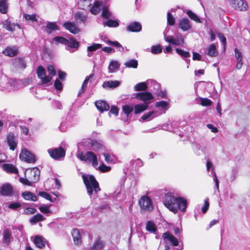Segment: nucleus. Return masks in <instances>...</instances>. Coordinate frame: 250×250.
<instances>
[{
  "label": "nucleus",
  "mask_w": 250,
  "mask_h": 250,
  "mask_svg": "<svg viewBox=\"0 0 250 250\" xmlns=\"http://www.w3.org/2000/svg\"><path fill=\"white\" fill-rule=\"evenodd\" d=\"M83 183L86 187L87 194L91 198L93 193L97 194L101 190L98 182L93 175H82Z\"/></svg>",
  "instance_id": "1"
},
{
  "label": "nucleus",
  "mask_w": 250,
  "mask_h": 250,
  "mask_svg": "<svg viewBox=\"0 0 250 250\" xmlns=\"http://www.w3.org/2000/svg\"><path fill=\"white\" fill-rule=\"evenodd\" d=\"M78 158L82 162L91 163L92 166L94 167L98 165L97 156L92 151L81 152L78 156Z\"/></svg>",
  "instance_id": "2"
},
{
  "label": "nucleus",
  "mask_w": 250,
  "mask_h": 250,
  "mask_svg": "<svg viewBox=\"0 0 250 250\" xmlns=\"http://www.w3.org/2000/svg\"><path fill=\"white\" fill-rule=\"evenodd\" d=\"M177 201V197H175L170 194H166L165 199L164 202L165 206L173 213L177 212V208L176 204Z\"/></svg>",
  "instance_id": "3"
},
{
  "label": "nucleus",
  "mask_w": 250,
  "mask_h": 250,
  "mask_svg": "<svg viewBox=\"0 0 250 250\" xmlns=\"http://www.w3.org/2000/svg\"><path fill=\"white\" fill-rule=\"evenodd\" d=\"M25 177L29 179L32 183L37 182L40 176V170L37 167H35L32 168H28L25 171Z\"/></svg>",
  "instance_id": "4"
},
{
  "label": "nucleus",
  "mask_w": 250,
  "mask_h": 250,
  "mask_svg": "<svg viewBox=\"0 0 250 250\" xmlns=\"http://www.w3.org/2000/svg\"><path fill=\"white\" fill-rule=\"evenodd\" d=\"M48 152L50 157L54 160H59L65 155V150L62 146L49 149Z\"/></svg>",
  "instance_id": "5"
},
{
  "label": "nucleus",
  "mask_w": 250,
  "mask_h": 250,
  "mask_svg": "<svg viewBox=\"0 0 250 250\" xmlns=\"http://www.w3.org/2000/svg\"><path fill=\"white\" fill-rule=\"evenodd\" d=\"M20 158L27 163H35L36 161V156L26 149H22L20 154Z\"/></svg>",
  "instance_id": "6"
},
{
  "label": "nucleus",
  "mask_w": 250,
  "mask_h": 250,
  "mask_svg": "<svg viewBox=\"0 0 250 250\" xmlns=\"http://www.w3.org/2000/svg\"><path fill=\"white\" fill-rule=\"evenodd\" d=\"M37 74L38 78L41 80L42 84H47L52 79L51 76L46 75L45 69L42 65H40L38 67Z\"/></svg>",
  "instance_id": "7"
},
{
  "label": "nucleus",
  "mask_w": 250,
  "mask_h": 250,
  "mask_svg": "<svg viewBox=\"0 0 250 250\" xmlns=\"http://www.w3.org/2000/svg\"><path fill=\"white\" fill-rule=\"evenodd\" d=\"M135 98L138 100L144 102V104L148 103V105L151 103L150 100L154 98L152 93L146 91L137 93L135 94Z\"/></svg>",
  "instance_id": "8"
},
{
  "label": "nucleus",
  "mask_w": 250,
  "mask_h": 250,
  "mask_svg": "<svg viewBox=\"0 0 250 250\" xmlns=\"http://www.w3.org/2000/svg\"><path fill=\"white\" fill-rule=\"evenodd\" d=\"M230 5L236 10L245 11L248 8V5L243 0H230Z\"/></svg>",
  "instance_id": "9"
},
{
  "label": "nucleus",
  "mask_w": 250,
  "mask_h": 250,
  "mask_svg": "<svg viewBox=\"0 0 250 250\" xmlns=\"http://www.w3.org/2000/svg\"><path fill=\"white\" fill-rule=\"evenodd\" d=\"M139 203L141 207L145 209L150 210L153 208L152 201L148 196L142 197L139 200Z\"/></svg>",
  "instance_id": "10"
},
{
  "label": "nucleus",
  "mask_w": 250,
  "mask_h": 250,
  "mask_svg": "<svg viewBox=\"0 0 250 250\" xmlns=\"http://www.w3.org/2000/svg\"><path fill=\"white\" fill-rule=\"evenodd\" d=\"M165 40L166 42L175 45H179L181 44H183L185 42V39L184 37L179 34V38L177 37V38H175L173 36H167L165 37Z\"/></svg>",
  "instance_id": "11"
},
{
  "label": "nucleus",
  "mask_w": 250,
  "mask_h": 250,
  "mask_svg": "<svg viewBox=\"0 0 250 250\" xmlns=\"http://www.w3.org/2000/svg\"><path fill=\"white\" fill-rule=\"evenodd\" d=\"M7 143L9 146L10 149L14 150L17 146L18 141L16 137L13 133H9L6 137Z\"/></svg>",
  "instance_id": "12"
},
{
  "label": "nucleus",
  "mask_w": 250,
  "mask_h": 250,
  "mask_svg": "<svg viewBox=\"0 0 250 250\" xmlns=\"http://www.w3.org/2000/svg\"><path fill=\"white\" fill-rule=\"evenodd\" d=\"M62 26L66 30L73 34H78L80 32V29L73 22H65L63 24Z\"/></svg>",
  "instance_id": "13"
},
{
  "label": "nucleus",
  "mask_w": 250,
  "mask_h": 250,
  "mask_svg": "<svg viewBox=\"0 0 250 250\" xmlns=\"http://www.w3.org/2000/svg\"><path fill=\"white\" fill-rule=\"evenodd\" d=\"M13 192V187L8 183L3 184L0 188V194L2 196H11L12 195Z\"/></svg>",
  "instance_id": "14"
},
{
  "label": "nucleus",
  "mask_w": 250,
  "mask_h": 250,
  "mask_svg": "<svg viewBox=\"0 0 250 250\" xmlns=\"http://www.w3.org/2000/svg\"><path fill=\"white\" fill-rule=\"evenodd\" d=\"M178 26L182 31H187L191 28V24L188 18H184L179 20Z\"/></svg>",
  "instance_id": "15"
},
{
  "label": "nucleus",
  "mask_w": 250,
  "mask_h": 250,
  "mask_svg": "<svg viewBox=\"0 0 250 250\" xmlns=\"http://www.w3.org/2000/svg\"><path fill=\"white\" fill-rule=\"evenodd\" d=\"M95 105L96 108L101 112L108 111L110 106L108 104L103 100H98L95 102Z\"/></svg>",
  "instance_id": "16"
},
{
  "label": "nucleus",
  "mask_w": 250,
  "mask_h": 250,
  "mask_svg": "<svg viewBox=\"0 0 250 250\" xmlns=\"http://www.w3.org/2000/svg\"><path fill=\"white\" fill-rule=\"evenodd\" d=\"M162 237L164 239L169 241L173 246H177L179 245V241L177 238L169 231L164 233Z\"/></svg>",
  "instance_id": "17"
},
{
  "label": "nucleus",
  "mask_w": 250,
  "mask_h": 250,
  "mask_svg": "<svg viewBox=\"0 0 250 250\" xmlns=\"http://www.w3.org/2000/svg\"><path fill=\"white\" fill-rule=\"evenodd\" d=\"M177 208H178L182 212H184L186 211V209L187 207L188 202L186 199L179 197H177V201L176 204Z\"/></svg>",
  "instance_id": "18"
},
{
  "label": "nucleus",
  "mask_w": 250,
  "mask_h": 250,
  "mask_svg": "<svg viewBox=\"0 0 250 250\" xmlns=\"http://www.w3.org/2000/svg\"><path fill=\"white\" fill-rule=\"evenodd\" d=\"M33 242L36 246L40 249L43 248L46 243L45 239L40 235H36L34 237Z\"/></svg>",
  "instance_id": "19"
},
{
  "label": "nucleus",
  "mask_w": 250,
  "mask_h": 250,
  "mask_svg": "<svg viewBox=\"0 0 250 250\" xmlns=\"http://www.w3.org/2000/svg\"><path fill=\"white\" fill-rule=\"evenodd\" d=\"M127 30L131 32H138L142 30L141 24L137 21L130 23L126 28Z\"/></svg>",
  "instance_id": "20"
},
{
  "label": "nucleus",
  "mask_w": 250,
  "mask_h": 250,
  "mask_svg": "<svg viewBox=\"0 0 250 250\" xmlns=\"http://www.w3.org/2000/svg\"><path fill=\"white\" fill-rule=\"evenodd\" d=\"M104 245V242L100 237H98L93 245L89 248V250H102Z\"/></svg>",
  "instance_id": "21"
},
{
  "label": "nucleus",
  "mask_w": 250,
  "mask_h": 250,
  "mask_svg": "<svg viewBox=\"0 0 250 250\" xmlns=\"http://www.w3.org/2000/svg\"><path fill=\"white\" fill-rule=\"evenodd\" d=\"M2 168L4 171L9 173L18 174V169L13 165L11 164H4Z\"/></svg>",
  "instance_id": "22"
},
{
  "label": "nucleus",
  "mask_w": 250,
  "mask_h": 250,
  "mask_svg": "<svg viewBox=\"0 0 250 250\" xmlns=\"http://www.w3.org/2000/svg\"><path fill=\"white\" fill-rule=\"evenodd\" d=\"M74 244L77 245H80L82 243L81 234L79 230L77 229H74L71 232Z\"/></svg>",
  "instance_id": "23"
},
{
  "label": "nucleus",
  "mask_w": 250,
  "mask_h": 250,
  "mask_svg": "<svg viewBox=\"0 0 250 250\" xmlns=\"http://www.w3.org/2000/svg\"><path fill=\"white\" fill-rule=\"evenodd\" d=\"M3 53L6 56L13 57L18 54V49L16 47H7L3 50Z\"/></svg>",
  "instance_id": "24"
},
{
  "label": "nucleus",
  "mask_w": 250,
  "mask_h": 250,
  "mask_svg": "<svg viewBox=\"0 0 250 250\" xmlns=\"http://www.w3.org/2000/svg\"><path fill=\"white\" fill-rule=\"evenodd\" d=\"M94 74L91 73L89 76H86L85 77V78L82 84L81 89L79 92V95L84 92L86 90L88 82L89 81H90V82H92L93 81V79L94 78Z\"/></svg>",
  "instance_id": "25"
},
{
  "label": "nucleus",
  "mask_w": 250,
  "mask_h": 250,
  "mask_svg": "<svg viewBox=\"0 0 250 250\" xmlns=\"http://www.w3.org/2000/svg\"><path fill=\"white\" fill-rule=\"evenodd\" d=\"M234 52L235 57L237 61L236 68L238 69H240L241 68L243 64L242 53L236 47L234 48Z\"/></svg>",
  "instance_id": "26"
},
{
  "label": "nucleus",
  "mask_w": 250,
  "mask_h": 250,
  "mask_svg": "<svg viewBox=\"0 0 250 250\" xmlns=\"http://www.w3.org/2000/svg\"><path fill=\"white\" fill-rule=\"evenodd\" d=\"M148 107V103L146 104H140L135 105L134 106V113L138 114L146 111Z\"/></svg>",
  "instance_id": "27"
},
{
  "label": "nucleus",
  "mask_w": 250,
  "mask_h": 250,
  "mask_svg": "<svg viewBox=\"0 0 250 250\" xmlns=\"http://www.w3.org/2000/svg\"><path fill=\"white\" fill-rule=\"evenodd\" d=\"M22 197L26 200H30L32 201H36L37 200V197L36 195L29 191H26L22 193Z\"/></svg>",
  "instance_id": "28"
},
{
  "label": "nucleus",
  "mask_w": 250,
  "mask_h": 250,
  "mask_svg": "<svg viewBox=\"0 0 250 250\" xmlns=\"http://www.w3.org/2000/svg\"><path fill=\"white\" fill-rule=\"evenodd\" d=\"M120 84V82L118 81H109L107 82H104L103 83V87L104 88H114L118 87Z\"/></svg>",
  "instance_id": "29"
},
{
  "label": "nucleus",
  "mask_w": 250,
  "mask_h": 250,
  "mask_svg": "<svg viewBox=\"0 0 250 250\" xmlns=\"http://www.w3.org/2000/svg\"><path fill=\"white\" fill-rule=\"evenodd\" d=\"M74 19L78 22H84L86 21L87 17L83 13L78 11L74 14Z\"/></svg>",
  "instance_id": "30"
},
{
  "label": "nucleus",
  "mask_w": 250,
  "mask_h": 250,
  "mask_svg": "<svg viewBox=\"0 0 250 250\" xmlns=\"http://www.w3.org/2000/svg\"><path fill=\"white\" fill-rule=\"evenodd\" d=\"M12 238L11 232L9 229H5L3 232V242L4 243L9 244Z\"/></svg>",
  "instance_id": "31"
},
{
  "label": "nucleus",
  "mask_w": 250,
  "mask_h": 250,
  "mask_svg": "<svg viewBox=\"0 0 250 250\" xmlns=\"http://www.w3.org/2000/svg\"><path fill=\"white\" fill-rule=\"evenodd\" d=\"M65 45L69 48L77 49L80 46V43L74 38H71L68 40V42L65 44Z\"/></svg>",
  "instance_id": "32"
},
{
  "label": "nucleus",
  "mask_w": 250,
  "mask_h": 250,
  "mask_svg": "<svg viewBox=\"0 0 250 250\" xmlns=\"http://www.w3.org/2000/svg\"><path fill=\"white\" fill-rule=\"evenodd\" d=\"M44 220H45V218L40 213H37L32 216L30 219L29 221L30 223L35 224L39 222L43 221Z\"/></svg>",
  "instance_id": "33"
},
{
  "label": "nucleus",
  "mask_w": 250,
  "mask_h": 250,
  "mask_svg": "<svg viewBox=\"0 0 250 250\" xmlns=\"http://www.w3.org/2000/svg\"><path fill=\"white\" fill-rule=\"evenodd\" d=\"M101 5V2L100 1H96L90 9L91 13L94 15L98 14L100 12V8Z\"/></svg>",
  "instance_id": "34"
},
{
  "label": "nucleus",
  "mask_w": 250,
  "mask_h": 250,
  "mask_svg": "<svg viewBox=\"0 0 250 250\" xmlns=\"http://www.w3.org/2000/svg\"><path fill=\"white\" fill-rule=\"evenodd\" d=\"M186 13L191 20H193L197 23L202 22L198 16L194 13H193L192 11L190 10H188L186 11Z\"/></svg>",
  "instance_id": "35"
},
{
  "label": "nucleus",
  "mask_w": 250,
  "mask_h": 250,
  "mask_svg": "<svg viewBox=\"0 0 250 250\" xmlns=\"http://www.w3.org/2000/svg\"><path fill=\"white\" fill-rule=\"evenodd\" d=\"M207 54L212 57L217 56V52L216 51V48L214 44H211L208 46Z\"/></svg>",
  "instance_id": "36"
},
{
  "label": "nucleus",
  "mask_w": 250,
  "mask_h": 250,
  "mask_svg": "<svg viewBox=\"0 0 250 250\" xmlns=\"http://www.w3.org/2000/svg\"><path fill=\"white\" fill-rule=\"evenodd\" d=\"M148 86L145 82L138 83L134 86V90L136 91H143L144 92L146 90Z\"/></svg>",
  "instance_id": "37"
},
{
  "label": "nucleus",
  "mask_w": 250,
  "mask_h": 250,
  "mask_svg": "<svg viewBox=\"0 0 250 250\" xmlns=\"http://www.w3.org/2000/svg\"><path fill=\"white\" fill-rule=\"evenodd\" d=\"M8 3L7 0H0V12L2 14H6L8 11Z\"/></svg>",
  "instance_id": "38"
},
{
  "label": "nucleus",
  "mask_w": 250,
  "mask_h": 250,
  "mask_svg": "<svg viewBox=\"0 0 250 250\" xmlns=\"http://www.w3.org/2000/svg\"><path fill=\"white\" fill-rule=\"evenodd\" d=\"M146 229L149 232H155L157 231V229L153 222L148 221L146 224Z\"/></svg>",
  "instance_id": "39"
},
{
  "label": "nucleus",
  "mask_w": 250,
  "mask_h": 250,
  "mask_svg": "<svg viewBox=\"0 0 250 250\" xmlns=\"http://www.w3.org/2000/svg\"><path fill=\"white\" fill-rule=\"evenodd\" d=\"M46 28L50 30L49 31H47L48 33H51L52 31L59 30V27L55 22H48Z\"/></svg>",
  "instance_id": "40"
},
{
  "label": "nucleus",
  "mask_w": 250,
  "mask_h": 250,
  "mask_svg": "<svg viewBox=\"0 0 250 250\" xmlns=\"http://www.w3.org/2000/svg\"><path fill=\"white\" fill-rule=\"evenodd\" d=\"M125 65L128 68H137L138 65V61L135 59H131L126 62Z\"/></svg>",
  "instance_id": "41"
},
{
  "label": "nucleus",
  "mask_w": 250,
  "mask_h": 250,
  "mask_svg": "<svg viewBox=\"0 0 250 250\" xmlns=\"http://www.w3.org/2000/svg\"><path fill=\"white\" fill-rule=\"evenodd\" d=\"M112 16L111 12L109 11L108 8L106 6L103 7L102 16L103 18L107 19L110 18Z\"/></svg>",
  "instance_id": "42"
},
{
  "label": "nucleus",
  "mask_w": 250,
  "mask_h": 250,
  "mask_svg": "<svg viewBox=\"0 0 250 250\" xmlns=\"http://www.w3.org/2000/svg\"><path fill=\"white\" fill-rule=\"evenodd\" d=\"M122 110L124 113L128 117L133 111V107L132 105L125 104L122 106Z\"/></svg>",
  "instance_id": "43"
},
{
  "label": "nucleus",
  "mask_w": 250,
  "mask_h": 250,
  "mask_svg": "<svg viewBox=\"0 0 250 250\" xmlns=\"http://www.w3.org/2000/svg\"><path fill=\"white\" fill-rule=\"evenodd\" d=\"M119 22L116 20H108L107 21L104 22V26L109 27H116L119 26Z\"/></svg>",
  "instance_id": "44"
},
{
  "label": "nucleus",
  "mask_w": 250,
  "mask_h": 250,
  "mask_svg": "<svg viewBox=\"0 0 250 250\" xmlns=\"http://www.w3.org/2000/svg\"><path fill=\"white\" fill-rule=\"evenodd\" d=\"M120 67V64L118 62L113 61L111 62L108 66L109 72L111 73L113 72L115 69H118Z\"/></svg>",
  "instance_id": "45"
},
{
  "label": "nucleus",
  "mask_w": 250,
  "mask_h": 250,
  "mask_svg": "<svg viewBox=\"0 0 250 250\" xmlns=\"http://www.w3.org/2000/svg\"><path fill=\"white\" fill-rule=\"evenodd\" d=\"M91 146L94 151H97L102 148L103 145L97 141H93L91 143Z\"/></svg>",
  "instance_id": "46"
},
{
  "label": "nucleus",
  "mask_w": 250,
  "mask_h": 250,
  "mask_svg": "<svg viewBox=\"0 0 250 250\" xmlns=\"http://www.w3.org/2000/svg\"><path fill=\"white\" fill-rule=\"evenodd\" d=\"M102 47V44L100 43H93L91 45L87 47V50L88 52H92L96 51Z\"/></svg>",
  "instance_id": "47"
},
{
  "label": "nucleus",
  "mask_w": 250,
  "mask_h": 250,
  "mask_svg": "<svg viewBox=\"0 0 250 250\" xmlns=\"http://www.w3.org/2000/svg\"><path fill=\"white\" fill-rule=\"evenodd\" d=\"M53 41L57 43L65 45L68 42V39L61 36H57L53 38Z\"/></svg>",
  "instance_id": "48"
},
{
  "label": "nucleus",
  "mask_w": 250,
  "mask_h": 250,
  "mask_svg": "<svg viewBox=\"0 0 250 250\" xmlns=\"http://www.w3.org/2000/svg\"><path fill=\"white\" fill-rule=\"evenodd\" d=\"M155 106L157 107H161L162 109L167 110L168 107V103L165 101H161L157 102L155 104Z\"/></svg>",
  "instance_id": "49"
},
{
  "label": "nucleus",
  "mask_w": 250,
  "mask_h": 250,
  "mask_svg": "<svg viewBox=\"0 0 250 250\" xmlns=\"http://www.w3.org/2000/svg\"><path fill=\"white\" fill-rule=\"evenodd\" d=\"M167 23L170 26L174 25L175 23V19L170 12L167 13Z\"/></svg>",
  "instance_id": "50"
},
{
  "label": "nucleus",
  "mask_w": 250,
  "mask_h": 250,
  "mask_svg": "<svg viewBox=\"0 0 250 250\" xmlns=\"http://www.w3.org/2000/svg\"><path fill=\"white\" fill-rule=\"evenodd\" d=\"M17 65L20 68L25 69L26 67V64L25 62L24 59L22 58H19L16 59Z\"/></svg>",
  "instance_id": "51"
},
{
  "label": "nucleus",
  "mask_w": 250,
  "mask_h": 250,
  "mask_svg": "<svg viewBox=\"0 0 250 250\" xmlns=\"http://www.w3.org/2000/svg\"><path fill=\"white\" fill-rule=\"evenodd\" d=\"M175 51L180 56L184 58H188L190 57V53L188 51H185L181 49L176 48Z\"/></svg>",
  "instance_id": "52"
},
{
  "label": "nucleus",
  "mask_w": 250,
  "mask_h": 250,
  "mask_svg": "<svg viewBox=\"0 0 250 250\" xmlns=\"http://www.w3.org/2000/svg\"><path fill=\"white\" fill-rule=\"evenodd\" d=\"M162 51V48L160 44L152 46L151 48V52L154 54L161 53Z\"/></svg>",
  "instance_id": "53"
},
{
  "label": "nucleus",
  "mask_w": 250,
  "mask_h": 250,
  "mask_svg": "<svg viewBox=\"0 0 250 250\" xmlns=\"http://www.w3.org/2000/svg\"><path fill=\"white\" fill-rule=\"evenodd\" d=\"M23 17L27 21H31L32 22L37 21L38 20L36 17V14H23Z\"/></svg>",
  "instance_id": "54"
},
{
  "label": "nucleus",
  "mask_w": 250,
  "mask_h": 250,
  "mask_svg": "<svg viewBox=\"0 0 250 250\" xmlns=\"http://www.w3.org/2000/svg\"><path fill=\"white\" fill-rule=\"evenodd\" d=\"M21 205L19 202H12L8 205V208L14 210H16L18 208H21Z\"/></svg>",
  "instance_id": "55"
},
{
  "label": "nucleus",
  "mask_w": 250,
  "mask_h": 250,
  "mask_svg": "<svg viewBox=\"0 0 250 250\" xmlns=\"http://www.w3.org/2000/svg\"><path fill=\"white\" fill-rule=\"evenodd\" d=\"M46 200H49L50 202H53L52 197L50 194L45 191H40L38 194Z\"/></svg>",
  "instance_id": "56"
},
{
  "label": "nucleus",
  "mask_w": 250,
  "mask_h": 250,
  "mask_svg": "<svg viewBox=\"0 0 250 250\" xmlns=\"http://www.w3.org/2000/svg\"><path fill=\"white\" fill-rule=\"evenodd\" d=\"M201 104L203 106H208L211 105L212 102L210 100L207 98H202L200 99Z\"/></svg>",
  "instance_id": "57"
},
{
  "label": "nucleus",
  "mask_w": 250,
  "mask_h": 250,
  "mask_svg": "<svg viewBox=\"0 0 250 250\" xmlns=\"http://www.w3.org/2000/svg\"><path fill=\"white\" fill-rule=\"evenodd\" d=\"M36 211L37 209L35 208L28 207L24 209L23 213L25 215H31L36 213Z\"/></svg>",
  "instance_id": "58"
},
{
  "label": "nucleus",
  "mask_w": 250,
  "mask_h": 250,
  "mask_svg": "<svg viewBox=\"0 0 250 250\" xmlns=\"http://www.w3.org/2000/svg\"><path fill=\"white\" fill-rule=\"evenodd\" d=\"M47 71L50 76H54L56 75V71L54 68V67L51 64L48 65L47 66Z\"/></svg>",
  "instance_id": "59"
},
{
  "label": "nucleus",
  "mask_w": 250,
  "mask_h": 250,
  "mask_svg": "<svg viewBox=\"0 0 250 250\" xmlns=\"http://www.w3.org/2000/svg\"><path fill=\"white\" fill-rule=\"evenodd\" d=\"M54 87L58 91H61L62 89V82L58 79H57L54 82Z\"/></svg>",
  "instance_id": "60"
},
{
  "label": "nucleus",
  "mask_w": 250,
  "mask_h": 250,
  "mask_svg": "<svg viewBox=\"0 0 250 250\" xmlns=\"http://www.w3.org/2000/svg\"><path fill=\"white\" fill-rule=\"evenodd\" d=\"M98 169L102 172H106L111 170V167L107 166L103 163L99 167Z\"/></svg>",
  "instance_id": "61"
},
{
  "label": "nucleus",
  "mask_w": 250,
  "mask_h": 250,
  "mask_svg": "<svg viewBox=\"0 0 250 250\" xmlns=\"http://www.w3.org/2000/svg\"><path fill=\"white\" fill-rule=\"evenodd\" d=\"M19 181L22 184H23L24 185H27V186H31V183H32V182H31V181L29 179H28L27 178H26L25 177V178L20 177L19 178Z\"/></svg>",
  "instance_id": "62"
},
{
  "label": "nucleus",
  "mask_w": 250,
  "mask_h": 250,
  "mask_svg": "<svg viewBox=\"0 0 250 250\" xmlns=\"http://www.w3.org/2000/svg\"><path fill=\"white\" fill-rule=\"evenodd\" d=\"M154 113V111H149L147 113L144 114L141 118V119L143 121H146L147 119L149 118L152 114Z\"/></svg>",
  "instance_id": "63"
},
{
  "label": "nucleus",
  "mask_w": 250,
  "mask_h": 250,
  "mask_svg": "<svg viewBox=\"0 0 250 250\" xmlns=\"http://www.w3.org/2000/svg\"><path fill=\"white\" fill-rule=\"evenodd\" d=\"M39 210L43 213H49L50 210H49V207L47 205H44L41 206L39 208Z\"/></svg>",
  "instance_id": "64"
}]
</instances>
